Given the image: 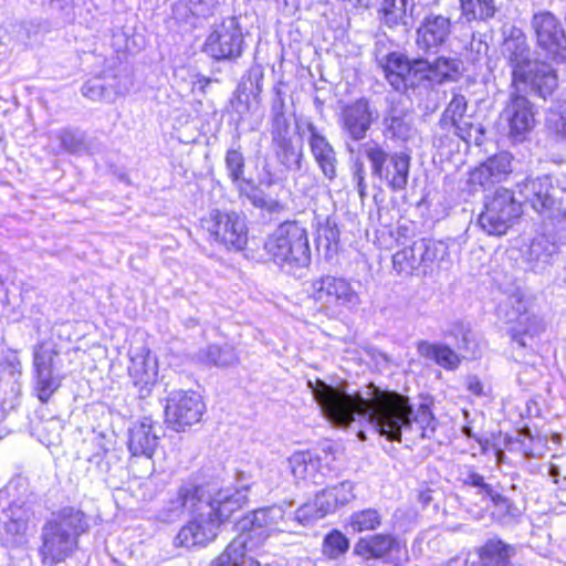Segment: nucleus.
<instances>
[{
    "mask_svg": "<svg viewBox=\"0 0 566 566\" xmlns=\"http://www.w3.org/2000/svg\"><path fill=\"white\" fill-rule=\"evenodd\" d=\"M307 387L324 417L334 426L348 427L352 422L366 421L390 441H400L402 431L415 423L423 439H431L437 420L430 408L421 403L413 418L409 398L396 391L370 386L364 397L359 391H347V382L332 386L318 378L307 380Z\"/></svg>",
    "mask_w": 566,
    "mask_h": 566,
    "instance_id": "obj_1",
    "label": "nucleus"
},
{
    "mask_svg": "<svg viewBox=\"0 0 566 566\" xmlns=\"http://www.w3.org/2000/svg\"><path fill=\"white\" fill-rule=\"evenodd\" d=\"M247 490L220 489L216 483L181 485L166 507V518L172 521L185 513L193 517L178 532L175 544L191 548L213 541L220 524L247 502Z\"/></svg>",
    "mask_w": 566,
    "mask_h": 566,
    "instance_id": "obj_2",
    "label": "nucleus"
},
{
    "mask_svg": "<svg viewBox=\"0 0 566 566\" xmlns=\"http://www.w3.org/2000/svg\"><path fill=\"white\" fill-rule=\"evenodd\" d=\"M504 52L512 69L513 92L510 94L512 106H527L530 101L521 94L528 86L531 92L544 101L557 87V75L553 67L542 61L531 59L526 38L515 31L504 42Z\"/></svg>",
    "mask_w": 566,
    "mask_h": 566,
    "instance_id": "obj_3",
    "label": "nucleus"
},
{
    "mask_svg": "<svg viewBox=\"0 0 566 566\" xmlns=\"http://www.w3.org/2000/svg\"><path fill=\"white\" fill-rule=\"evenodd\" d=\"M90 525L83 511L64 506L53 512L41 531L40 555L45 565L64 562L78 548V538Z\"/></svg>",
    "mask_w": 566,
    "mask_h": 566,
    "instance_id": "obj_4",
    "label": "nucleus"
},
{
    "mask_svg": "<svg viewBox=\"0 0 566 566\" xmlns=\"http://www.w3.org/2000/svg\"><path fill=\"white\" fill-rule=\"evenodd\" d=\"M243 530L248 534L235 537L211 564V566H259V564L247 555L248 539L259 536L268 538L274 532H285L289 528V520L285 518V511L282 505L261 507L247 516L243 522Z\"/></svg>",
    "mask_w": 566,
    "mask_h": 566,
    "instance_id": "obj_5",
    "label": "nucleus"
},
{
    "mask_svg": "<svg viewBox=\"0 0 566 566\" xmlns=\"http://www.w3.org/2000/svg\"><path fill=\"white\" fill-rule=\"evenodd\" d=\"M263 250L271 262L289 274H296L311 264L307 231L297 221L280 223L265 238Z\"/></svg>",
    "mask_w": 566,
    "mask_h": 566,
    "instance_id": "obj_6",
    "label": "nucleus"
},
{
    "mask_svg": "<svg viewBox=\"0 0 566 566\" xmlns=\"http://www.w3.org/2000/svg\"><path fill=\"white\" fill-rule=\"evenodd\" d=\"M518 192L544 219L559 220L566 214V179L549 176L526 178L517 184Z\"/></svg>",
    "mask_w": 566,
    "mask_h": 566,
    "instance_id": "obj_7",
    "label": "nucleus"
},
{
    "mask_svg": "<svg viewBox=\"0 0 566 566\" xmlns=\"http://www.w3.org/2000/svg\"><path fill=\"white\" fill-rule=\"evenodd\" d=\"M361 151L370 163L371 175L395 191L406 189L409 179L410 156L403 151L389 154L380 144L368 140Z\"/></svg>",
    "mask_w": 566,
    "mask_h": 566,
    "instance_id": "obj_8",
    "label": "nucleus"
},
{
    "mask_svg": "<svg viewBox=\"0 0 566 566\" xmlns=\"http://www.w3.org/2000/svg\"><path fill=\"white\" fill-rule=\"evenodd\" d=\"M522 206L515 200L514 193L499 188L493 195L485 197L484 209L479 216L480 228L490 235H502L521 216Z\"/></svg>",
    "mask_w": 566,
    "mask_h": 566,
    "instance_id": "obj_9",
    "label": "nucleus"
},
{
    "mask_svg": "<svg viewBox=\"0 0 566 566\" xmlns=\"http://www.w3.org/2000/svg\"><path fill=\"white\" fill-rule=\"evenodd\" d=\"M226 166L228 176L239 190L240 196L247 197L255 208L265 210L270 214H280L287 211V203L283 199L279 196L266 195L251 181L243 178L245 165L243 155L239 150L230 149L227 151Z\"/></svg>",
    "mask_w": 566,
    "mask_h": 566,
    "instance_id": "obj_10",
    "label": "nucleus"
},
{
    "mask_svg": "<svg viewBox=\"0 0 566 566\" xmlns=\"http://www.w3.org/2000/svg\"><path fill=\"white\" fill-rule=\"evenodd\" d=\"M201 224L211 239L228 250L241 251L248 243L245 217L239 212L212 210Z\"/></svg>",
    "mask_w": 566,
    "mask_h": 566,
    "instance_id": "obj_11",
    "label": "nucleus"
},
{
    "mask_svg": "<svg viewBox=\"0 0 566 566\" xmlns=\"http://www.w3.org/2000/svg\"><path fill=\"white\" fill-rule=\"evenodd\" d=\"M311 295L327 308L355 312L361 304L359 294L344 277L322 275L311 282Z\"/></svg>",
    "mask_w": 566,
    "mask_h": 566,
    "instance_id": "obj_12",
    "label": "nucleus"
},
{
    "mask_svg": "<svg viewBox=\"0 0 566 566\" xmlns=\"http://www.w3.org/2000/svg\"><path fill=\"white\" fill-rule=\"evenodd\" d=\"M60 352L52 342H41L33 348V371L38 398L46 402L60 388L61 377L57 374Z\"/></svg>",
    "mask_w": 566,
    "mask_h": 566,
    "instance_id": "obj_13",
    "label": "nucleus"
},
{
    "mask_svg": "<svg viewBox=\"0 0 566 566\" xmlns=\"http://www.w3.org/2000/svg\"><path fill=\"white\" fill-rule=\"evenodd\" d=\"M385 77L397 92H406L419 85L427 75L424 59L409 60L406 55L392 52L379 60Z\"/></svg>",
    "mask_w": 566,
    "mask_h": 566,
    "instance_id": "obj_14",
    "label": "nucleus"
},
{
    "mask_svg": "<svg viewBox=\"0 0 566 566\" xmlns=\"http://www.w3.org/2000/svg\"><path fill=\"white\" fill-rule=\"evenodd\" d=\"M205 405L195 391L175 390L167 398L165 407L166 422L175 431H185L200 421Z\"/></svg>",
    "mask_w": 566,
    "mask_h": 566,
    "instance_id": "obj_15",
    "label": "nucleus"
},
{
    "mask_svg": "<svg viewBox=\"0 0 566 566\" xmlns=\"http://www.w3.org/2000/svg\"><path fill=\"white\" fill-rule=\"evenodd\" d=\"M243 34L235 17L216 24L205 42V52L216 60H233L242 54Z\"/></svg>",
    "mask_w": 566,
    "mask_h": 566,
    "instance_id": "obj_16",
    "label": "nucleus"
},
{
    "mask_svg": "<svg viewBox=\"0 0 566 566\" xmlns=\"http://www.w3.org/2000/svg\"><path fill=\"white\" fill-rule=\"evenodd\" d=\"M537 46L547 57L566 61V34L559 20L551 12L544 11L533 15L531 21Z\"/></svg>",
    "mask_w": 566,
    "mask_h": 566,
    "instance_id": "obj_17",
    "label": "nucleus"
},
{
    "mask_svg": "<svg viewBox=\"0 0 566 566\" xmlns=\"http://www.w3.org/2000/svg\"><path fill=\"white\" fill-rule=\"evenodd\" d=\"M506 319L510 324L509 333L512 339L521 347L528 344L526 338H532L543 329L542 321L530 313L527 301L521 294H513L509 297Z\"/></svg>",
    "mask_w": 566,
    "mask_h": 566,
    "instance_id": "obj_18",
    "label": "nucleus"
},
{
    "mask_svg": "<svg viewBox=\"0 0 566 566\" xmlns=\"http://www.w3.org/2000/svg\"><path fill=\"white\" fill-rule=\"evenodd\" d=\"M39 505L38 496L30 492L24 500L18 499L9 505L8 521L4 522V541L7 545L14 546L22 543L28 525L35 516Z\"/></svg>",
    "mask_w": 566,
    "mask_h": 566,
    "instance_id": "obj_19",
    "label": "nucleus"
},
{
    "mask_svg": "<svg viewBox=\"0 0 566 566\" xmlns=\"http://www.w3.org/2000/svg\"><path fill=\"white\" fill-rule=\"evenodd\" d=\"M440 125L444 129H453L454 134L468 144L481 146L484 142V128L474 118V108H446Z\"/></svg>",
    "mask_w": 566,
    "mask_h": 566,
    "instance_id": "obj_20",
    "label": "nucleus"
},
{
    "mask_svg": "<svg viewBox=\"0 0 566 566\" xmlns=\"http://www.w3.org/2000/svg\"><path fill=\"white\" fill-rule=\"evenodd\" d=\"M451 20L440 13L429 12L417 28L416 44L423 53L438 52L451 34Z\"/></svg>",
    "mask_w": 566,
    "mask_h": 566,
    "instance_id": "obj_21",
    "label": "nucleus"
},
{
    "mask_svg": "<svg viewBox=\"0 0 566 566\" xmlns=\"http://www.w3.org/2000/svg\"><path fill=\"white\" fill-rule=\"evenodd\" d=\"M160 426L150 417H143L129 428L128 449L134 457L151 459L160 439Z\"/></svg>",
    "mask_w": 566,
    "mask_h": 566,
    "instance_id": "obj_22",
    "label": "nucleus"
},
{
    "mask_svg": "<svg viewBox=\"0 0 566 566\" xmlns=\"http://www.w3.org/2000/svg\"><path fill=\"white\" fill-rule=\"evenodd\" d=\"M513 156L501 151L488 158L470 174V182L483 188L501 182L512 172Z\"/></svg>",
    "mask_w": 566,
    "mask_h": 566,
    "instance_id": "obj_23",
    "label": "nucleus"
},
{
    "mask_svg": "<svg viewBox=\"0 0 566 566\" xmlns=\"http://www.w3.org/2000/svg\"><path fill=\"white\" fill-rule=\"evenodd\" d=\"M307 129L311 133L310 147L315 161L324 176L333 180L336 177L337 168L335 150L327 139L317 132L313 123H307Z\"/></svg>",
    "mask_w": 566,
    "mask_h": 566,
    "instance_id": "obj_24",
    "label": "nucleus"
},
{
    "mask_svg": "<svg viewBox=\"0 0 566 566\" xmlns=\"http://www.w3.org/2000/svg\"><path fill=\"white\" fill-rule=\"evenodd\" d=\"M398 546L395 536L390 534H376L359 538L354 545L353 554L365 559H382Z\"/></svg>",
    "mask_w": 566,
    "mask_h": 566,
    "instance_id": "obj_25",
    "label": "nucleus"
},
{
    "mask_svg": "<svg viewBox=\"0 0 566 566\" xmlns=\"http://www.w3.org/2000/svg\"><path fill=\"white\" fill-rule=\"evenodd\" d=\"M128 368L129 376L135 386H139L142 392L148 394L150 387L157 380L156 359L149 352L146 354L135 355L130 359Z\"/></svg>",
    "mask_w": 566,
    "mask_h": 566,
    "instance_id": "obj_26",
    "label": "nucleus"
},
{
    "mask_svg": "<svg viewBox=\"0 0 566 566\" xmlns=\"http://www.w3.org/2000/svg\"><path fill=\"white\" fill-rule=\"evenodd\" d=\"M277 160L289 170H298L303 158V140L301 136L272 138Z\"/></svg>",
    "mask_w": 566,
    "mask_h": 566,
    "instance_id": "obj_27",
    "label": "nucleus"
},
{
    "mask_svg": "<svg viewBox=\"0 0 566 566\" xmlns=\"http://www.w3.org/2000/svg\"><path fill=\"white\" fill-rule=\"evenodd\" d=\"M557 251L556 242L549 235L543 233L532 240L525 253V259L534 270H542L551 262Z\"/></svg>",
    "mask_w": 566,
    "mask_h": 566,
    "instance_id": "obj_28",
    "label": "nucleus"
},
{
    "mask_svg": "<svg viewBox=\"0 0 566 566\" xmlns=\"http://www.w3.org/2000/svg\"><path fill=\"white\" fill-rule=\"evenodd\" d=\"M501 117L509 124V134L515 142H521L535 125L532 108H504Z\"/></svg>",
    "mask_w": 566,
    "mask_h": 566,
    "instance_id": "obj_29",
    "label": "nucleus"
},
{
    "mask_svg": "<svg viewBox=\"0 0 566 566\" xmlns=\"http://www.w3.org/2000/svg\"><path fill=\"white\" fill-rule=\"evenodd\" d=\"M515 554L514 546L497 538L489 539L479 549V558L484 566H503Z\"/></svg>",
    "mask_w": 566,
    "mask_h": 566,
    "instance_id": "obj_30",
    "label": "nucleus"
},
{
    "mask_svg": "<svg viewBox=\"0 0 566 566\" xmlns=\"http://www.w3.org/2000/svg\"><path fill=\"white\" fill-rule=\"evenodd\" d=\"M427 61V75L424 81L442 83L455 80L462 73V62L454 57L439 56L433 62Z\"/></svg>",
    "mask_w": 566,
    "mask_h": 566,
    "instance_id": "obj_31",
    "label": "nucleus"
},
{
    "mask_svg": "<svg viewBox=\"0 0 566 566\" xmlns=\"http://www.w3.org/2000/svg\"><path fill=\"white\" fill-rule=\"evenodd\" d=\"M417 348L420 356L434 360L444 369H455L460 364L459 355L447 345L421 340Z\"/></svg>",
    "mask_w": 566,
    "mask_h": 566,
    "instance_id": "obj_32",
    "label": "nucleus"
},
{
    "mask_svg": "<svg viewBox=\"0 0 566 566\" xmlns=\"http://www.w3.org/2000/svg\"><path fill=\"white\" fill-rule=\"evenodd\" d=\"M59 139L62 148L72 155L96 154L103 148L101 143L86 140L85 134L80 130L63 129Z\"/></svg>",
    "mask_w": 566,
    "mask_h": 566,
    "instance_id": "obj_33",
    "label": "nucleus"
},
{
    "mask_svg": "<svg viewBox=\"0 0 566 566\" xmlns=\"http://www.w3.org/2000/svg\"><path fill=\"white\" fill-rule=\"evenodd\" d=\"M371 119L373 114L369 108H344L342 113L344 128L355 140L365 137Z\"/></svg>",
    "mask_w": 566,
    "mask_h": 566,
    "instance_id": "obj_34",
    "label": "nucleus"
},
{
    "mask_svg": "<svg viewBox=\"0 0 566 566\" xmlns=\"http://www.w3.org/2000/svg\"><path fill=\"white\" fill-rule=\"evenodd\" d=\"M271 135L272 138L300 136V123L292 108H275Z\"/></svg>",
    "mask_w": 566,
    "mask_h": 566,
    "instance_id": "obj_35",
    "label": "nucleus"
},
{
    "mask_svg": "<svg viewBox=\"0 0 566 566\" xmlns=\"http://www.w3.org/2000/svg\"><path fill=\"white\" fill-rule=\"evenodd\" d=\"M262 73L258 71H250L238 85L237 88V103L243 106H251L261 103V81Z\"/></svg>",
    "mask_w": 566,
    "mask_h": 566,
    "instance_id": "obj_36",
    "label": "nucleus"
},
{
    "mask_svg": "<svg viewBox=\"0 0 566 566\" xmlns=\"http://www.w3.org/2000/svg\"><path fill=\"white\" fill-rule=\"evenodd\" d=\"M198 359L208 365L227 367L238 361V355L229 344L209 345L198 352Z\"/></svg>",
    "mask_w": 566,
    "mask_h": 566,
    "instance_id": "obj_37",
    "label": "nucleus"
},
{
    "mask_svg": "<svg viewBox=\"0 0 566 566\" xmlns=\"http://www.w3.org/2000/svg\"><path fill=\"white\" fill-rule=\"evenodd\" d=\"M461 14L468 21L492 19L497 11L494 0H459Z\"/></svg>",
    "mask_w": 566,
    "mask_h": 566,
    "instance_id": "obj_38",
    "label": "nucleus"
},
{
    "mask_svg": "<svg viewBox=\"0 0 566 566\" xmlns=\"http://www.w3.org/2000/svg\"><path fill=\"white\" fill-rule=\"evenodd\" d=\"M350 547L348 537L338 530L328 532L322 542V554L329 560H338Z\"/></svg>",
    "mask_w": 566,
    "mask_h": 566,
    "instance_id": "obj_39",
    "label": "nucleus"
},
{
    "mask_svg": "<svg viewBox=\"0 0 566 566\" xmlns=\"http://www.w3.org/2000/svg\"><path fill=\"white\" fill-rule=\"evenodd\" d=\"M382 523V515L376 509L368 507L353 512L348 520V526L355 533L376 531Z\"/></svg>",
    "mask_w": 566,
    "mask_h": 566,
    "instance_id": "obj_40",
    "label": "nucleus"
},
{
    "mask_svg": "<svg viewBox=\"0 0 566 566\" xmlns=\"http://www.w3.org/2000/svg\"><path fill=\"white\" fill-rule=\"evenodd\" d=\"M416 251L424 269L438 260H443L448 254V248L443 242L426 238L416 241Z\"/></svg>",
    "mask_w": 566,
    "mask_h": 566,
    "instance_id": "obj_41",
    "label": "nucleus"
},
{
    "mask_svg": "<svg viewBox=\"0 0 566 566\" xmlns=\"http://www.w3.org/2000/svg\"><path fill=\"white\" fill-rule=\"evenodd\" d=\"M290 469L295 479L306 480L311 479L314 483H317L315 480L314 472L317 467V461L313 460L312 455L307 452H298L294 453L290 459Z\"/></svg>",
    "mask_w": 566,
    "mask_h": 566,
    "instance_id": "obj_42",
    "label": "nucleus"
},
{
    "mask_svg": "<svg viewBox=\"0 0 566 566\" xmlns=\"http://www.w3.org/2000/svg\"><path fill=\"white\" fill-rule=\"evenodd\" d=\"M392 264L394 269L399 274L407 275L422 266V262L419 260V254L416 251V241L412 243V245L397 251L392 255Z\"/></svg>",
    "mask_w": 566,
    "mask_h": 566,
    "instance_id": "obj_43",
    "label": "nucleus"
},
{
    "mask_svg": "<svg viewBox=\"0 0 566 566\" xmlns=\"http://www.w3.org/2000/svg\"><path fill=\"white\" fill-rule=\"evenodd\" d=\"M339 229L335 219L327 217L317 227V243L327 252H336L339 242Z\"/></svg>",
    "mask_w": 566,
    "mask_h": 566,
    "instance_id": "obj_44",
    "label": "nucleus"
},
{
    "mask_svg": "<svg viewBox=\"0 0 566 566\" xmlns=\"http://www.w3.org/2000/svg\"><path fill=\"white\" fill-rule=\"evenodd\" d=\"M399 108H390L389 115L386 117V129L391 133L392 137L406 139L411 132V125L405 119Z\"/></svg>",
    "mask_w": 566,
    "mask_h": 566,
    "instance_id": "obj_45",
    "label": "nucleus"
},
{
    "mask_svg": "<svg viewBox=\"0 0 566 566\" xmlns=\"http://www.w3.org/2000/svg\"><path fill=\"white\" fill-rule=\"evenodd\" d=\"M546 127L557 139L566 138V108H548Z\"/></svg>",
    "mask_w": 566,
    "mask_h": 566,
    "instance_id": "obj_46",
    "label": "nucleus"
},
{
    "mask_svg": "<svg viewBox=\"0 0 566 566\" xmlns=\"http://www.w3.org/2000/svg\"><path fill=\"white\" fill-rule=\"evenodd\" d=\"M407 0H384L381 4V12L384 13L385 22L389 25L397 24L406 14Z\"/></svg>",
    "mask_w": 566,
    "mask_h": 566,
    "instance_id": "obj_47",
    "label": "nucleus"
},
{
    "mask_svg": "<svg viewBox=\"0 0 566 566\" xmlns=\"http://www.w3.org/2000/svg\"><path fill=\"white\" fill-rule=\"evenodd\" d=\"M323 514L318 511V507L316 506L315 501L307 502L303 504L301 507H298L292 521L297 522L301 525H311L315 523L316 521L323 518Z\"/></svg>",
    "mask_w": 566,
    "mask_h": 566,
    "instance_id": "obj_48",
    "label": "nucleus"
},
{
    "mask_svg": "<svg viewBox=\"0 0 566 566\" xmlns=\"http://www.w3.org/2000/svg\"><path fill=\"white\" fill-rule=\"evenodd\" d=\"M461 481L464 485L476 488L478 494L483 497H489L493 491L492 486L484 482V478L471 469L461 474Z\"/></svg>",
    "mask_w": 566,
    "mask_h": 566,
    "instance_id": "obj_49",
    "label": "nucleus"
},
{
    "mask_svg": "<svg viewBox=\"0 0 566 566\" xmlns=\"http://www.w3.org/2000/svg\"><path fill=\"white\" fill-rule=\"evenodd\" d=\"M219 3L220 0H189L188 7L192 15L208 18L214 13Z\"/></svg>",
    "mask_w": 566,
    "mask_h": 566,
    "instance_id": "obj_50",
    "label": "nucleus"
},
{
    "mask_svg": "<svg viewBox=\"0 0 566 566\" xmlns=\"http://www.w3.org/2000/svg\"><path fill=\"white\" fill-rule=\"evenodd\" d=\"M335 499L328 488L316 494L314 501L324 517L338 507Z\"/></svg>",
    "mask_w": 566,
    "mask_h": 566,
    "instance_id": "obj_51",
    "label": "nucleus"
},
{
    "mask_svg": "<svg viewBox=\"0 0 566 566\" xmlns=\"http://www.w3.org/2000/svg\"><path fill=\"white\" fill-rule=\"evenodd\" d=\"M328 489L334 497H336L335 500L338 506L346 505L355 497L354 484L349 481H343L342 483Z\"/></svg>",
    "mask_w": 566,
    "mask_h": 566,
    "instance_id": "obj_52",
    "label": "nucleus"
},
{
    "mask_svg": "<svg viewBox=\"0 0 566 566\" xmlns=\"http://www.w3.org/2000/svg\"><path fill=\"white\" fill-rule=\"evenodd\" d=\"M489 499L492 501L493 505L496 506L505 515H515L517 509L510 499L494 491H492V493L489 495Z\"/></svg>",
    "mask_w": 566,
    "mask_h": 566,
    "instance_id": "obj_53",
    "label": "nucleus"
},
{
    "mask_svg": "<svg viewBox=\"0 0 566 566\" xmlns=\"http://www.w3.org/2000/svg\"><path fill=\"white\" fill-rule=\"evenodd\" d=\"M91 443L94 447L92 454L111 455V453H114L112 450L113 442L104 433L95 434Z\"/></svg>",
    "mask_w": 566,
    "mask_h": 566,
    "instance_id": "obj_54",
    "label": "nucleus"
},
{
    "mask_svg": "<svg viewBox=\"0 0 566 566\" xmlns=\"http://www.w3.org/2000/svg\"><path fill=\"white\" fill-rule=\"evenodd\" d=\"M82 93L84 96H86L88 99L96 102L99 99V97L104 93L103 84L98 78L90 80L87 81L83 87Z\"/></svg>",
    "mask_w": 566,
    "mask_h": 566,
    "instance_id": "obj_55",
    "label": "nucleus"
},
{
    "mask_svg": "<svg viewBox=\"0 0 566 566\" xmlns=\"http://www.w3.org/2000/svg\"><path fill=\"white\" fill-rule=\"evenodd\" d=\"M115 458L114 453L111 455L91 454L88 463L94 465L99 473H107L112 467V460Z\"/></svg>",
    "mask_w": 566,
    "mask_h": 566,
    "instance_id": "obj_56",
    "label": "nucleus"
},
{
    "mask_svg": "<svg viewBox=\"0 0 566 566\" xmlns=\"http://www.w3.org/2000/svg\"><path fill=\"white\" fill-rule=\"evenodd\" d=\"M465 51L468 52H476L481 54L486 51V45L481 41V38H476L474 34L471 38V41L465 46Z\"/></svg>",
    "mask_w": 566,
    "mask_h": 566,
    "instance_id": "obj_57",
    "label": "nucleus"
},
{
    "mask_svg": "<svg viewBox=\"0 0 566 566\" xmlns=\"http://www.w3.org/2000/svg\"><path fill=\"white\" fill-rule=\"evenodd\" d=\"M353 179L356 184H361L365 181V168L364 164L360 161H356L354 165Z\"/></svg>",
    "mask_w": 566,
    "mask_h": 566,
    "instance_id": "obj_58",
    "label": "nucleus"
},
{
    "mask_svg": "<svg viewBox=\"0 0 566 566\" xmlns=\"http://www.w3.org/2000/svg\"><path fill=\"white\" fill-rule=\"evenodd\" d=\"M468 389L476 396H481L483 394V385L475 377L469 379Z\"/></svg>",
    "mask_w": 566,
    "mask_h": 566,
    "instance_id": "obj_59",
    "label": "nucleus"
},
{
    "mask_svg": "<svg viewBox=\"0 0 566 566\" xmlns=\"http://www.w3.org/2000/svg\"><path fill=\"white\" fill-rule=\"evenodd\" d=\"M6 368L8 369V371L11 375H13L15 373H18V374L21 373V364L17 358H14L13 360H7Z\"/></svg>",
    "mask_w": 566,
    "mask_h": 566,
    "instance_id": "obj_60",
    "label": "nucleus"
},
{
    "mask_svg": "<svg viewBox=\"0 0 566 566\" xmlns=\"http://www.w3.org/2000/svg\"><path fill=\"white\" fill-rule=\"evenodd\" d=\"M548 474H549V476L553 478L554 483L557 484L558 483V476L560 474L558 465L551 463L549 464V469H548Z\"/></svg>",
    "mask_w": 566,
    "mask_h": 566,
    "instance_id": "obj_61",
    "label": "nucleus"
},
{
    "mask_svg": "<svg viewBox=\"0 0 566 566\" xmlns=\"http://www.w3.org/2000/svg\"><path fill=\"white\" fill-rule=\"evenodd\" d=\"M9 503V491L7 489L0 490V507Z\"/></svg>",
    "mask_w": 566,
    "mask_h": 566,
    "instance_id": "obj_62",
    "label": "nucleus"
},
{
    "mask_svg": "<svg viewBox=\"0 0 566 566\" xmlns=\"http://www.w3.org/2000/svg\"><path fill=\"white\" fill-rule=\"evenodd\" d=\"M356 188H357V191L360 196V198H364L367 193V185L366 182H361V184H356Z\"/></svg>",
    "mask_w": 566,
    "mask_h": 566,
    "instance_id": "obj_63",
    "label": "nucleus"
},
{
    "mask_svg": "<svg viewBox=\"0 0 566 566\" xmlns=\"http://www.w3.org/2000/svg\"><path fill=\"white\" fill-rule=\"evenodd\" d=\"M448 106H455V107L467 106V102L463 99V97H461V98L453 97V99L449 103Z\"/></svg>",
    "mask_w": 566,
    "mask_h": 566,
    "instance_id": "obj_64",
    "label": "nucleus"
}]
</instances>
